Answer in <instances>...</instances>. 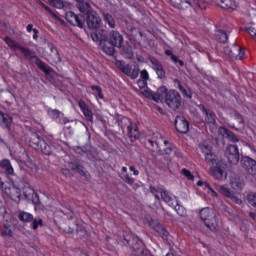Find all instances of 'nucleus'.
Listing matches in <instances>:
<instances>
[{
  "label": "nucleus",
  "instance_id": "nucleus-22",
  "mask_svg": "<svg viewBox=\"0 0 256 256\" xmlns=\"http://www.w3.org/2000/svg\"><path fill=\"white\" fill-rule=\"evenodd\" d=\"M49 47L51 54L48 63H50V65H59V63H61V54H59V50L52 44H50Z\"/></svg>",
  "mask_w": 256,
  "mask_h": 256
},
{
  "label": "nucleus",
  "instance_id": "nucleus-21",
  "mask_svg": "<svg viewBox=\"0 0 256 256\" xmlns=\"http://www.w3.org/2000/svg\"><path fill=\"white\" fill-rule=\"evenodd\" d=\"M91 38L95 43H99V45H103V43H107L109 41V35L106 30H98L91 34Z\"/></svg>",
  "mask_w": 256,
  "mask_h": 256
},
{
  "label": "nucleus",
  "instance_id": "nucleus-36",
  "mask_svg": "<svg viewBox=\"0 0 256 256\" xmlns=\"http://www.w3.org/2000/svg\"><path fill=\"white\" fill-rule=\"evenodd\" d=\"M103 18L105 23L109 25L111 29H115V19H113V16L109 13H103Z\"/></svg>",
  "mask_w": 256,
  "mask_h": 256
},
{
  "label": "nucleus",
  "instance_id": "nucleus-17",
  "mask_svg": "<svg viewBox=\"0 0 256 256\" xmlns=\"http://www.w3.org/2000/svg\"><path fill=\"white\" fill-rule=\"evenodd\" d=\"M48 115L50 119L59 125H67V123H69V119L58 109H48Z\"/></svg>",
  "mask_w": 256,
  "mask_h": 256
},
{
  "label": "nucleus",
  "instance_id": "nucleus-38",
  "mask_svg": "<svg viewBox=\"0 0 256 256\" xmlns=\"http://www.w3.org/2000/svg\"><path fill=\"white\" fill-rule=\"evenodd\" d=\"M206 117V123L208 125H216L217 123V116L212 113V112H208L207 114H204Z\"/></svg>",
  "mask_w": 256,
  "mask_h": 256
},
{
  "label": "nucleus",
  "instance_id": "nucleus-53",
  "mask_svg": "<svg viewBox=\"0 0 256 256\" xmlns=\"http://www.w3.org/2000/svg\"><path fill=\"white\" fill-rule=\"evenodd\" d=\"M54 6L56 9H63L65 7V4L61 0H54Z\"/></svg>",
  "mask_w": 256,
  "mask_h": 256
},
{
  "label": "nucleus",
  "instance_id": "nucleus-49",
  "mask_svg": "<svg viewBox=\"0 0 256 256\" xmlns=\"http://www.w3.org/2000/svg\"><path fill=\"white\" fill-rule=\"evenodd\" d=\"M246 31L251 35V37H256V27L253 25L246 26Z\"/></svg>",
  "mask_w": 256,
  "mask_h": 256
},
{
  "label": "nucleus",
  "instance_id": "nucleus-1",
  "mask_svg": "<svg viewBox=\"0 0 256 256\" xmlns=\"http://www.w3.org/2000/svg\"><path fill=\"white\" fill-rule=\"evenodd\" d=\"M161 143L166 147L164 149L165 155H173L177 159H183V152L175 144L165 140V137L159 132H154L151 137L146 139L145 147L148 151H152V153H159L161 151Z\"/></svg>",
  "mask_w": 256,
  "mask_h": 256
},
{
  "label": "nucleus",
  "instance_id": "nucleus-28",
  "mask_svg": "<svg viewBox=\"0 0 256 256\" xmlns=\"http://www.w3.org/2000/svg\"><path fill=\"white\" fill-rule=\"evenodd\" d=\"M160 195L164 203H167L169 207H175V203H177V201L173 198V196H171V194H169V191L163 190L161 191Z\"/></svg>",
  "mask_w": 256,
  "mask_h": 256
},
{
  "label": "nucleus",
  "instance_id": "nucleus-25",
  "mask_svg": "<svg viewBox=\"0 0 256 256\" xmlns=\"http://www.w3.org/2000/svg\"><path fill=\"white\" fill-rule=\"evenodd\" d=\"M150 63L152 69H154L156 75H158V79H165V69H163V65L157 60H150Z\"/></svg>",
  "mask_w": 256,
  "mask_h": 256
},
{
  "label": "nucleus",
  "instance_id": "nucleus-33",
  "mask_svg": "<svg viewBox=\"0 0 256 256\" xmlns=\"http://www.w3.org/2000/svg\"><path fill=\"white\" fill-rule=\"evenodd\" d=\"M18 219H20V221L23 223H31V221H33V214L29 212H20Z\"/></svg>",
  "mask_w": 256,
  "mask_h": 256
},
{
  "label": "nucleus",
  "instance_id": "nucleus-14",
  "mask_svg": "<svg viewBox=\"0 0 256 256\" xmlns=\"http://www.w3.org/2000/svg\"><path fill=\"white\" fill-rule=\"evenodd\" d=\"M108 42L114 47L121 49V47H123V43H125V40L119 31L112 30L108 34Z\"/></svg>",
  "mask_w": 256,
  "mask_h": 256
},
{
  "label": "nucleus",
  "instance_id": "nucleus-55",
  "mask_svg": "<svg viewBox=\"0 0 256 256\" xmlns=\"http://www.w3.org/2000/svg\"><path fill=\"white\" fill-rule=\"evenodd\" d=\"M230 199L233 200L234 203H236L237 205H241L243 203V200L241 198H238L235 194L232 195Z\"/></svg>",
  "mask_w": 256,
  "mask_h": 256
},
{
  "label": "nucleus",
  "instance_id": "nucleus-42",
  "mask_svg": "<svg viewBox=\"0 0 256 256\" xmlns=\"http://www.w3.org/2000/svg\"><path fill=\"white\" fill-rule=\"evenodd\" d=\"M181 174L188 179V181H195V176L187 168L181 170Z\"/></svg>",
  "mask_w": 256,
  "mask_h": 256
},
{
  "label": "nucleus",
  "instance_id": "nucleus-58",
  "mask_svg": "<svg viewBox=\"0 0 256 256\" xmlns=\"http://www.w3.org/2000/svg\"><path fill=\"white\" fill-rule=\"evenodd\" d=\"M33 33L34 34H33L32 38L34 39V41H37L39 39V30L34 29Z\"/></svg>",
  "mask_w": 256,
  "mask_h": 256
},
{
  "label": "nucleus",
  "instance_id": "nucleus-2",
  "mask_svg": "<svg viewBox=\"0 0 256 256\" xmlns=\"http://www.w3.org/2000/svg\"><path fill=\"white\" fill-rule=\"evenodd\" d=\"M29 146L35 149V151H41L43 155L47 156L57 155V153L63 151V146H61L59 141L41 137L36 132L31 133Z\"/></svg>",
  "mask_w": 256,
  "mask_h": 256
},
{
  "label": "nucleus",
  "instance_id": "nucleus-52",
  "mask_svg": "<svg viewBox=\"0 0 256 256\" xmlns=\"http://www.w3.org/2000/svg\"><path fill=\"white\" fill-rule=\"evenodd\" d=\"M146 97L148 99H153V101L156 100L157 94L151 90L146 91Z\"/></svg>",
  "mask_w": 256,
  "mask_h": 256
},
{
  "label": "nucleus",
  "instance_id": "nucleus-15",
  "mask_svg": "<svg viewBox=\"0 0 256 256\" xmlns=\"http://www.w3.org/2000/svg\"><path fill=\"white\" fill-rule=\"evenodd\" d=\"M224 53H226L227 56L230 57V59H238V61H241L243 59V55H245V51H243V48L241 46L234 44L232 48H225Z\"/></svg>",
  "mask_w": 256,
  "mask_h": 256
},
{
  "label": "nucleus",
  "instance_id": "nucleus-43",
  "mask_svg": "<svg viewBox=\"0 0 256 256\" xmlns=\"http://www.w3.org/2000/svg\"><path fill=\"white\" fill-rule=\"evenodd\" d=\"M234 117L236 121H238V127H240V129H245V120L243 119V115L237 112Z\"/></svg>",
  "mask_w": 256,
  "mask_h": 256
},
{
  "label": "nucleus",
  "instance_id": "nucleus-18",
  "mask_svg": "<svg viewBox=\"0 0 256 256\" xmlns=\"http://www.w3.org/2000/svg\"><path fill=\"white\" fill-rule=\"evenodd\" d=\"M0 167L8 177L9 181H11V179H19V177L15 175V170L13 169V165H11V160L3 159L0 161Z\"/></svg>",
  "mask_w": 256,
  "mask_h": 256
},
{
  "label": "nucleus",
  "instance_id": "nucleus-35",
  "mask_svg": "<svg viewBox=\"0 0 256 256\" xmlns=\"http://www.w3.org/2000/svg\"><path fill=\"white\" fill-rule=\"evenodd\" d=\"M223 133L226 138L229 139V141H231L232 143H239V138H237L236 135L229 129L223 128Z\"/></svg>",
  "mask_w": 256,
  "mask_h": 256
},
{
  "label": "nucleus",
  "instance_id": "nucleus-40",
  "mask_svg": "<svg viewBox=\"0 0 256 256\" xmlns=\"http://www.w3.org/2000/svg\"><path fill=\"white\" fill-rule=\"evenodd\" d=\"M220 191H221L222 195H224V197H228V199H231V197H233V195L235 194V192H233V190H231L225 186H222L220 188Z\"/></svg>",
  "mask_w": 256,
  "mask_h": 256
},
{
  "label": "nucleus",
  "instance_id": "nucleus-56",
  "mask_svg": "<svg viewBox=\"0 0 256 256\" xmlns=\"http://www.w3.org/2000/svg\"><path fill=\"white\" fill-rule=\"evenodd\" d=\"M198 109L202 111L203 115H207V113L209 112V110L203 104L198 105Z\"/></svg>",
  "mask_w": 256,
  "mask_h": 256
},
{
  "label": "nucleus",
  "instance_id": "nucleus-32",
  "mask_svg": "<svg viewBox=\"0 0 256 256\" xmlns=\"http://www.w3.org/2000/svg\"><path fill=\"white\" fill-rule=\"evenodd\" d=\"M154 229L158 237H161L164 241L167 240V237H169V232L167 229H165V227H163V225L157 224Z\"/></svg>",
  "mask_w": 256,
  "mask_h": 256
},
{
  "label": "nucleus",
  "instance_id": "nucleus-50",
  "mask_svg": "<svg viewBox=\"0 0 256 256\" xmlns=\"http://www.w3.org/2000/svg\"><path fill=\"white\" fill-rule=\"evenodd\" d=\"M140 77L143 81H149V72L146 69L140 72Z\"/></svg>",
  "mask_w": 256,
  "mask_h": 256
},
{
  "label": "nucleus",
  "instance_id": "nucleus-47",
  "mask_svg": "<svg viewBox=\"0 0 256 256\" xmlns=\"http://www.w3.org/2000/svg\"><path fill=\"white\" fill-rule=\"evenodd\" d=\"M122 180L124 183H127V185H133V183H135V179L127 173L122 177Z\"/></svg>",
  "mask_w": 256,
  "mask_h": 256
},
{
  "label": "nucleus",
  "instance_id": "nucleus-13",
  "mask_svg": "<svg viewBox=\"0 0 256 256\" xmlns=\"http://www.w3.org/2000/svg\"><path fill=\"white\" fill-rule=\"evenodd\" d=\"M200 149L202 153H204L206 163H209L211 167L221 162L219 157H217L215 153L211 152V147H209V145H200Z\"/></svg>",
  "mask_w": 256,
  "mask_h": 256
},
{
  "label": "nucleus",
  "instance_id": "nucleus-61",
  "mask_svg": "<svg viewBox=\"0 0 256 256\" xmlns=\"http://www.w3.org/2000/svg\"><path fill=\"white\" fill-rule=\"evenodd\" d=\"M35 30V28H33V24H28L27 27H26V31L28 33H31V31Z\"/></svg>",
  "mask_w": 256,
  "mask_h": 256
},
{
  "label": "nucleus",
  "instance_id": "nucleus-19",
  "mask_svg": "<svg viewBox=\"0 0 256 256\" xmlns=\"http://www.w3.org/2000/svg\"><path fill=\"white\" fill-rule=\"evenodd\" d=\"M241 165L243 169L249 173V175H256V160L249 157V156H244L241 159Z\"/></svg>",
  "mask_w": 256,
  "mask_h": 256
},
{
  "label": "nucleus",
  "instance_id": "nucleus-39",
  "mask_svg": "<svg viewBox=\"0 0 256 256\" xmlns=\"http://www.w3.org/2000/svg\"><path fill=\"white\" fill-rule=\"evenodd\" d=\"M22 191L25 199H33V195H35V189L32 187H24Z\"/></svg>",
  "mask_w": 256,
  "mask_h": 256
},
{
  "label": "nucleus",
  "instance_id": "nucleus-44",
  "mask_svg": "<svg viewBox=\"0 0 256 256\" xmlns=\"http://www.w3.org/2000/svg\"><path fill=\"white\" fill-rule=\"evenodd\" d=\"M72 151H74V153H77L78 155H85V154H87V147L73 146Z\"/></svg>",
  "mask_w": 256,
  "mask_h": 256
},
{
  "label": "nucleus",
  "instance_id": "nucleus-31",
  "mask_svg": "<svg viewBox=\"0 0 256 256\" xmlns=\"http://www.w3.org/2000/svg\"><path fill=\"white\" fill-rule=\"evenodd\" d=\"M100 47L106 55L112 56L115 55V46L111 42L106 41L103 44H100Z\"/></svg>",
  "mask_w": 256,
  "mask_h": 256
},
{
  "label": "nucleus",
  "instance_id": "nucleus-45",
  "mask_svg": "<svg viewBox=\"0 0 256 256\" xmlns=\"http://www.w3.org/2000/svg\"><path fill=\"white\" fill-rule=\"evenodd\" d=\"M32 229L37 230L39 229V227H43V219L39 218V219H33L32 220Z\"/></svg>",
  "mask_w": 256,
  "mask_h": 256
},
{
  "label": "nucleus",
  "instance_id": "nucleus-64",
  "mask_svg": "<svg viewBox=\"0 0 256 256\" xmlns=\"http://www.w3.org/2000/svg\"><path fill=\"white\" fill-rule=\"evenodd\" d=\"M166 256H175L173 253H167Z\"/></svg>",
  "mask_w": 256,
  "mask_h": 256
},
{
  "label": "nucleus",
  "instance_id": "nucleus-7",
  "mask_svg": "<svg viewBox=\"0 0 256 256\" xmlns=\"http://www.w3.org/2000/svg\"><path fill=\"white\" fill-rule=\"evenodd\" d=\"M199 217L201 221L204 222L205 226L210 229V231H215L219 227V222L217 221V216L215 212L209 207L202 208L199 211Z\"/></svg>",
  "mask_w": 256,
  "mask_h": 256
},
{
  "label": "nucleus",
  "instance_id": "nucleus-11",
  "mask_svg": "<svg viewBox=\"0 0 256 256\" xmlns=\"http://www.w3.org/2000/svg\"><path fill=\"white\" fill-rule=\"evenodd\" d=\"M65 19L73 27H79V29L85 27V17H83V14H76L73 11H68L65 14Z\"/></svg>",
  "mask_w": 256,
  "mask_h": 256
},
{
  "label": "nucleus",
  "instance_id": "nucleus-9",
  "mask_svg": "<svg viewBox=\"0 0 256 256\" xmlns=\"http://www.w3.org/2000/svg\"><path fill=\"white\" fill-rule=\"evenodd\" d=\"M170 3L176 7V9H183L184 7H193L194 9H207L205 2L200 0H170Z\"/></svg>",
  "mask_w": 256,
  "mask_h": 256
},
{
  "label": "nucleus",
  "instance_id": "nucleus-8",
  "mask_svg": "<svg viewBox=\"0 0 256 256\" xmlns=\"http://www.w3.org/2000/svg\"><path fill=\"white\" fill-rule=\"evenodd\" d=\"M116 67L119 69V71H121V73H124V75L133 81H135V79L139 77V73H141L139 65L137 64H127L124 61H117Z\"/></svg>",
  "mask_w": 256,
  "mask_h": 256
},
{
  "label": "nucleus",
  "instance_id": "nucleus-46",
  "mask_svg": "<svg viewBox=\"0 0 256 256\" xmlns=\"http://www.w3.org/2000/svg\"><path fill=\"white\" fill-rule=\"evenodd\" d=\"M161 191H163V189L157 188L155 186H150V193H152V195H154L155 199L159 200V193L161 195Z\"/></svg>",
  "mask_w": 256,
  "mask_h": 256
},
{
  "label": "nucleus",
  "instance_id": "nucleus-26",
  "mask_svg": "<svg viewBox=\"0 0 256 256\" xmlns=\"http://www.w3.org/2000/svg\"><path fill=\"white\" fill-rule=\"evenodd\" d=\"M11 123H13V118L11 115L0 112V125L5 129H9L11 127Z\"/></svg>",
  "mask_w": 256,
  "mask_h": 256
},
{
  "label": "nucleus",
  "instance_id": "nucleus-51",
  "mask_svg": "<svg viewBox=\"0 0 256 256\" xmlns=\"http://www.w3.org/2000/svg\"><path fill=\"white\" fill-rule=\"evenodd\" d=\"M171 59L174 63H178V65H180V67H183L185 65V62H183V60L179 59V57H177L176 55H172Z\"/></svg>",
  "mask_w": 256,
  "mask_h": 256
},
{
  "label": "nucleus",
  "instance_id": "nucleus-63",
  "mask_svg": "<svg viewBox=\"0 0 256 256\" xmlns=\"http://www.w3.org/2000/svg\"><path fill=\"white\" fill-rule=\"evenodd\" d=\"M122 171H123V173H127V167L123 166Z\"/></svg>",
  "mask_w": 256,
  "mask_h": 256
},
{
  "label": "nucleus",
  "instance_id": "nucleus-60",
  "mask_svg": "<svg viewBox=\"0 0 256 256\" xmlns=\"http://www.w3.org/2000/svg\"><path fill=\"white\" fill-rule=\"evenodd\" d=\"M165 55H167V57H171V59L173 58V55H175V54H173V50H165Z\"/></svg>",
  "mask_w": 256,
  "mask_h": 256
},
{
  "label": "nucleus",
  "instance_id": "nucleus-23",
  "mask_svg": "<svg viewBox=\"0 0 256 256\" xmlns=\"http://www.w3.org/2000/svg\"><path fill=\"white\" fill-rule=\"evenodd\" d=\"M78 106L80 111H82L84 117L86 118V121H89L90 123H93V111L89 109V106L85 101L80 100L78 102Z\"/></svg>",
  "mask_w": 256,
  "mask_h": 256
},
{
  "label": "nucleus",
  "instance_id": "nucleus-12",
  "mask_svg": "<svg viewBox=\"0 0 256 256\" xmlns=\"http://www.w3.org/2000/svg\"><path fill=\"white\" fill-rule=\"evenodd\" d=\"M225 156L228 159V163L231 165H237L241 157L239 156V147L237 145L230 144L225 150Z\"/></svg>",
  "mask_w": 256,
  "mask_h": 256
},
{
  "label": "nucleus",
  "instance_id": "nucleus-29",
  "mask_svg": "<svg viewBox=\"0 0 256 256\" xmlns=\"http://www.w3.org/2000/svg\"><path fill=\"white\" fill-rule=\"evenodd\" d=\"M71 169L72 171H76L77 173H79V175H81L82 177H86V179H89L90 177L89 172L85 170V167L77 162L71 164Z\"/></svg>",
  "mask_w": 256,
  "mask_h": 256
},
{
  "label": "nucleus",
  "instance_id": "nucleus-10",
  "mask_svg": "<svg viewBox=\"0 0 256 256\" xmlns=\"http://www.w3.org/2000/svg\"><path fill=\"white\" fill-rule=\"evenodd\" d=\"M226 167L227 165L221 160L210 167L209 173L211 177L217 181H225V179H227V172L225 171Z\"/></svg>",
  "mask_w": 256,
  "mask_h": 256
},
{
  "label": "nucleus",
  "instance_id": "nucleus-54",
  "mask_svg": "<svg viewBox=\"0 0 256 256\" xmlns=\"http://www.w3.org/2000/svg\"><path fill=\"white\" fill-rule=\"evenodd\" d=\"M137 85L140 89H145V87H147V80H141L139 79L137 81Z\"/></svg>",
  "mask_w": 256,
  "mask_h": 256
},
{
  "label": "nucleus",
  "instance_id": "nucleus-4",
  "mask_svg": "<svg viewBox=\"0 0 256 256\" xmlns=\"http://www.w3.org/2000/svg\"><path fill=\"white\" fill-rule=\"evenodd\" d=\"M76 9L84 15V24L88 29L95 30L101 27V16L86 0H73Z\"/></svg>",
  "mask_w": 256,
  "mask_h": 256
},
{
  "label": "nucleus",
  "instance_id": "nucleus-20",
  "mask_svg": "<svg viewBox=\"0 0 256 256\" xmlns=\"http://www.w3.org/2000/svg\"><path fill=\"white\" fill-rule=\"evenodd\" d=\"M124 121H127L129 123L127 127V131H128V137L130 141L132 143L137 141V139H139V137L141 136V133L139 132V128L137 127V125L133 124V122H131V119L129 118H124Z\"/></svg>",
  "mask_w": 256,
  "mask_h": 256
},
{
  "label": "nucleus",
  "instance_id": "nucleus-3",
  "mask_svg": "<svg viewBox=\"0 0 256 256\" xmlns=\"http://www.w3.org/2000/svg\"><path fill=\"white\" fill-rule=\"evenodd\" d=\"M4 41L12 51H21L24 57L26 59H30L31 61L35 59L34 63L37 66V68L40 71H42V73H44L45 75H51L53 68H51V66L49 65H46L45 62H43V60H41L40 58L37 57V55H35V52L31 51V49L22 46L19 42L15 41L13 38L9 36H6L4 38Z\"/></svg>",
  "mask_w": 256,
  "mask_h": 256
},
{
  "label": "nucleus",
  "instance_id": "nucleus-48",
  "mask_svg": "<svg viewBox=\"0 0 256 256\" xmlns=\"http://www.w3.org/2000/svg\"><path fill=\"white\" fill-rule=\"evenodd\" d=\"M13 235V231L7 227V225H4V231H2V237H11Z\"/></svg>",
  "mask_w": 256,
  "mask_h": 256
},
{
  "label": "nucleus",
  "instance_id": "nucleus-6",
  "mask_svg": "<svg viewBox=\"0 0 256 256\" xmlns=\"http://www.w3.org/2000/svg\"><path fill=\"white\" fill-rule=\"evenodd\" d=\"M160 91L162 93H165V103L169 109H172V111H177L181 107V101H183V98H181V94L177 92L176 90H167V87L163 86L160 88Z\"/></svg>",
  "mask_w": 256,
  "mask_h": 256
},
{
  "label": "nucleus",
  "instance_id": "nucleus-24",
  "mask_svg": "<svg viewBox=\"0 0 256 256\" xmlns=\"http://www.w3.org/2000/svg\"><path fill=\"white\" fill-rule=\"evenodd\" d=\"M217 5L221 7V9H227L228 11H235L237 9V2L235 0H216Z\"/></svg>",
  "mask_w": 256,
  "mask_h": 256
},
{
  "label": "nucleus",
  "instance_id": "nucleus-34",
  "mask_svg": "<svg viewBox=\"0 0 256 256\" xmlns=\"http://www.w3.org/2000/svg\"><path fill=\"white\" fill-rule=\"evenodd\" d=\"M90 89L96 93L94 94L95 97H98V99H101L102 101L105 100V95L103 94V88H101V86L92 85Z\"/></svg>",
  "mask_w": 256,
  "mask_h": 256
},
{
  "label": "nucleus",
  "instance_id": "nucleus-37",
  "mask_svg": "<svg viewBox=\"0 0 256 256\" xmlns=\"http://www.w3.org/2000/svg\"><path fill=\"white\" fill-rule=\"evenodd\" d=\"M197 186H198V187H205V189H208V191H210L212 197H217V195H218V194L215 192V190L212 189L210 183L203 182V181L200 180V181L197 182Z\"/></svg>",
  "mask_w": 256,
  "mask_h": 256
},
{
  "label": "nucleus",
  "instance_id": "nucleus-41",
  "mask_svg": "<svg viewBox=\"0 0 256 256\" xmlns=\"http://www.w3.org/2000/svg\"><path fill=\"white\" fill-rule=\"evenodd\" d=\"M175 210L178 213V215L180 217H185V215H187V210L185 209V207L179 205V203L175 202Z\"/></svg>",
  "mask_w": 256,
  "mask_h": 256
},
{
  "label": "nucleus",
  "instance_id": "nucleus-30",
  "mask_svg": "<svg viewBox=\"0 0 256 256\" xmlns=\"http://www.w3.org/2000/svg\"><path fill=\"white\" fill-rule=\"evenodd\" d=\"M215 39L218 41V43H227L229 34L225 30L218 29L215 32Z\"/></svg>",
  "mask_w": 256,
  "mask_h": 256
},
{
  "label": "nucleus",
  "instance_id": "nucleus-62",
  "mask_svg": "<svg viewBox=\"0 0 256 256\" xmlns=\"http://www.w3.org/2000/svg\"><path fill=\"white\" fill-rule=\"evenodd\" d=\"M66 129H67L69 135H73V129L71 128V126H67Z\"/></svg>",
  "mask_w": 256,
  "mask_h": 256
},
{
  "label": "nucleus",
  "instance_id": "nucleus-5",
  "mask_svg": "<svg viewBox=\"0 0 256 256\" xmlns=\"http://www.w3.org/2000/svg\"><path fill=\"white\" fill-rule=\"evenodd\" d=\"M19 178H10V182H1L3 193L12 201L21 199V188L17 186Z\"/></svg>",
  "mask_w": 256,
  "mask_h": 256
},
{
  "label": "nucleus",
  "instance_id": "nucleus-16",
  "mask_svg": "<svg viewBox=\"0 0 256 256\" xmlns=\"http://www.w3.org/2000/svg\"><path fill=\"white\" fill-rule=\"evenodd\" d=\"M175 129L182 135H187V133H189V121H187L185 116H177L175 118Z\"/></svg>",
  "mask_w": 256,
  "mask_h": 256
},
{
  "label": "nucleus",
  "instance_id": "nucleus-27",
  "mask_svg": "<svg viewBox=\"0 0 256 256\" xmlns=\"http://www.w3.org/2000/svg\"><path fill=\"white\" fill-rule=\"evenodd\" d=\"M174 83L175 85H177L179 91H181L184 97H186L187 99H193V91L181 85V81H179V79H175Z\"/></svg>",
  "mask_w": 256,
  "mask_h": 256
},
{
  "label": "nucleus",
  "instance_id": "nucleus-57",
  "mask_svg": "<svg viewBox=\"0 0 256 256\" xmlns=\"http://www.w3.org/2000/svg\"><path fill=\"white\" fill-rule=\"evenodd\" d=\"M129 170L133 173V175H135V177L139 175V170H137L135 166H130Z\"/></svg>",
  "mask_w": 256,
  "mask_h": 256
},
{
  "label": "nucleus",
  "instance_id": "nucleus-59",
  "mask_svg": "<svg viewBox=\"0 0 256 256\" xmlns=\"http://www.w3.org/2000/svg\"><path fill=\"white\" fill-rule=\"evenodd\" d=\"M230 129H234V131H243V129H241V126H239L238 128L235 127V124H230L229 125Z\"/></svg>",
  "mask_w": 256,
  "mask_h": 256
}]
</instances>
